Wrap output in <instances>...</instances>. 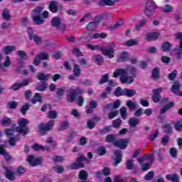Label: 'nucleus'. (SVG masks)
<instances>
[{
  "label": "nucleus",
  "mask_w": 182,
  "mask_h": 182,
  "mask_svg": "<svg viewBox=\"0 0 182 182\" xmlns=\"http://www.w3.org/2000/svg\"><path fill=\"white\" fill-rule=\"evenodd\" d=\"M175 38L179 41V46L174 49L176 60L182 59V32H178L175 35Z\"/></svg>",
  "instance_id": "nucleus-5"
},
{
  "label": "nucleus",
  "mask_w": 182,
  "mask_h": 182,
  "mask_svg": "<svg viewBox=\"0 0 182 182\" xmlns=\"http://www.w3.org/2000/svg\"><path fill=\"white\" fill-rule=\"evenodd\" d=\"M162 129H163L164 133H166V134H167V136H170V134H172V133H173V127H171V124H165L162 127Z\"/></svg>",
  "instance_id": "nucleus-30"
},
{
  "label": "nucleus",
  "mask_w": 182,
  "mask_h": 182,
  "mask_svg": "<svg viewBox=\"0 0 182 182\" xmlns=\"http://www.w3.org/2000/svg\"><path fill=\"white\" fill-rule=\"evenodd\" d=\"M116 139H117L116 135L108 134L105 137V141H106V143H112L113 146H114V143H116V141H117V140Z\"/></svg>",
  "instance_id": "nucleus-34"
},
{
  "label": "nucleus",
  "mask_w": 182,
  "mask_h": 182,
  "mask_svg": "<svg viewBox=\"0 0 182 182\" xmlns=\"http://www.w3.org/2000/svg\"><path fill=\"white\" fill-rule=\"evenodd\" d=\"M137 70L136 68L132 65L128 66L127 68H118L113 74V77L117 78L120 77V82L122 84L127 83L128 85H132L134 82L135 77L136 76Z\"/></svg>",
  "instance_id": "nucleus-1"
},
{
  "label": "nucleus",
  "mask_w": 182,
  "mask_h": 182,
  "mask_svg": "<svg viewBox=\"0 0 182 182\" xmlns=\"http://www.w3.org/2000/svg\"><path fill=\"white\" fill-rule=\"evenodd\" d=\"M151 76L154 80H159V79H160V68H159V67H155L153 68Z\"/></svg>",
  "instance_id": "nucleus-28"
},
{
  "label": "nucleus",
  "mask_w": 182,
  "mask_h": 182,
  "mask_svg": "<svg viewBox=\"0 0 182 182\" xmlns=\"http://www.w3.org/2000/svg\"><path fill=\"white\" fill-rule=\"evenodd\" d=\"M154 178V171H150L144 176V180L146 181H151Z\"/></svg>",
  "instance_id": "nucleus-47"
},
{
  "label": "nucleus",
  "mask_w": 182,
  "mask_h": 182,
  "mask_svg": "<svg viewBox=\"0 0 182 182\" xmlns=\"http://www.w3.org/2000/svg\"><path fill=\"white\" fill-rule=\"evenodd\" d=\"M96 26H97L94 21H90L86 26L87 31H95L96 29Z\"/></svg>",
  "instance_id": "nucleus-52"
},
{
  "label": "nucleus",
  "mask_w": 182,
  "mask_h": 182,
  "mask_svg": "<svg viewBox=\"0 0 182 182\" xmlns=\"http://www.w3.org/2000/svg\"><path fill=\"white\" fill-rule=\"evenodd\" d=\"M176 77H177L176 70H174L168 75V79H169V80H172V81L176 80Z\"/></svg>",
  "instance_id": "nucleus-63"
},
{
  "label": "nucleus",
  "mask_w": 182,
  "mask_h": 182,
  "mask_svg": "<svg viewBox=\"0 0 182 182\" xmlns=\"http://www.w3.org/2000/svg\"><path fill=\"white\" fill-rule=\"evenodd\" d=\"M73 72L74 76L76 77H79L82 75V70L80 69V66L77 64H74Z\"/></svg>",
  "instance_id": "nucleus-31"
},
{
  "label": "nucleus",
  "mask_w": 182,
  "mask_h": 182,
  "mask_svg": "<svg viewBox=\"0 0 182 182\" xmlns=\"http://www.w3.org/2000/svg\"><path fill=\"white\" fill-rule=\"evenodd\" d=\"M154 156V154H148L146 155L142 156V157L138 158L137 160L139 164H141V163H143L144 160H149V161H153V160H154V159L153 158Z\"/></svg>",
  "instance_id": "nucleus-23"
},
{
  "label": "nucleus",
  "mask_w": 182,
  "mask_h": 182,
  "mask_svg": "<svg viewBox=\"0 0 182 182\" xmlns=\"http://www.w3.org/2000/svg\"><path fill=\"white\" fill-rule=\"evenodd\" d=\"M109 18H110V14L107 12H105L94 17V22L97 26H98L102 21H107Z\"/></svg>",
  "instance_id": "nucleus-13"
},
{
  "label": "nucleus",
  "mask_w": 182,
  "mask_h": 182,
  "mask_svg": "<svg viewBox=\"0 0 182 182\" xmlns=\"http://www.w3.org/2000/svg\"><path fill=\"white\" fill-rule=\"evenodd\" d=\"M172 107H174V102H170L169 103L164 105L163 108L160 111L161 114H165L168 110H170Z\"/></svg>",
  "instance_id": "nucleus-27"
},
{
  "label": "nucleus",
  "mask_w": 182,
  "mask_h": 182,
  "mask_svg": "<svg viewBox=\"0 0 182 182\" xmlns=\"http://www.w3.org/2000/svg\"><path fill=\"white\" fill-rule=\"evenodd\" d=\"M180 87H181L180 82L178 81L173 82V85L171 87V90L173 93L176 94L178 90H180Z\"/></svg>",
  "instance_id": "nucleus-43"
},
{
  "label": "nucleus",
  "mask_w": 182,
  "mask_h": 182,
  "mask_svg": "<svg viewBox=\"0 0 182 182\" xmlns=\"http://www.w3.org/2000/svg\"><path fill=\"white\" fill-rule=\"evenodd\" d=\"M126 106H127L129 110H135L137 105L133 101L129 100L127 102Z\"/></svg>",
  "instance_id": "nucleus-56"
},
{
  "label": "nucleus",
  "mask_w": 182,
  "mask_h": 182,
  "mask_svg": "<svg viewBox=\"0 0 182 182\" xmlns=\"http://www.w3.org/2000/svg\"><path fill=\"white\" fill-rule=\"evenodd\" d=\"M53 126H55V121L53 119H50L47 123H41L39 125V130L41 134H46L48 132L52 130L53 129Z\"/></svg>",
  "instance_id": "nucleus-6"
},
{
  "label": "nucleus",
  "mask_w": 182,
  "mask_h": 182,
  "mask_svg": "<svg viewBox=\"0 0 182 182\" xmlns=\"http://www.w3.org/2000/svg\"><path fill=\"white\" fill-rule=\"evenodd\" d=\"M48 119H56L58 117V113L56 111L50 110L48 115Z\"/></svg>",
  "instance_id": "nucleus-64"
},
{
  "label": "nucleus",
  "mask_w": 182,
  "mask_h": 182,
  "mask_svg": "<svg viewBox=\"0 0 182 182\" xmlns=\"http://www.w3.org/2000/svg\"><path fill=\"white\" fill-rule=\"evenodd\" d=\"M29 107H31V106L28 103H26L24 105L21 107L20 112L21 114H23V116H25L26 114V112L29 110Z\"/></svg>",
  "instance_id": "nucleus-51"
},
{
  "label": "nucleus",
  "mask_w": 182,
  "mask_h": 182,
  "mask_svg": "<svg viewBox=\"0 0 182 182\" xmlns=\"http://www.w3.org/2000/svg\"><path fill=\"white\" fill-rule=\"evenodd\" d=\"M156 9L157 4H156L154 1L147 0L144 6V14L146 15V16L149 18L150 16H153V15H154Z\"/></svg>",
  "instance_id": "nucleus-4"
},
{
  "label": "nucleus",
  "mask_w": 182,
  "mask_h": 182,
  "mask_svg": "<svg viewBox=\"0 0 182 182\" xmlns=\"http://www.w3.org/2000/svg\"><path fill=\"white\" fill-rule=\"evenodd\" d=\"M25 173H26V168L22 166H18L16 171V174H18V176H22V174H25Z\"/></svg>",
  "instance_id": "nucleus-53"
},
{
  "label": "nucleus",
  "mask_w": 182,
  "mask_h": 182,
  "mask_svg": "<svg viewBox=\"0 0 182 182\" xmlns=\"http://www.w3.org/2000/svg\"><path fill=\"white\" fill-rule=\"evenodd\" d=\"M50 25L53 28H65V24H62V21L60 20V17L58 16H54L50 21Z\"/></svg>",
  "instance_id": "nucleus-16"
},
{
  "label": "nucleus",
  "mask_w": 182,
  "mask_h": 182,
  "mask_svg": "<svg viewBox=\"0 0 182 182\" xmlns=\"http://www.w3.org/2000/svg\"><path fill=\"white\" fill-rule=\"evenodd\" d=\"M1 124L4 127H7V126H11L12 124V119L8 117H4L1 121Z\"/></svg>",
  "instance_id": "nucleus-36"
},
{
  "label": "nucleus",
  "mask_w": 182,
  "mask_h": 182,
  "mask_svg": "<svg viewBox=\"0 0 182 182\" xmlns=\"http://www.w3.org/2000/svg\"><path fill=\"white\" fill-rule=\"evenodd\" d=\"M163 92V89L161 87L156 88L152 90V100L154 103H159L160 102V100H161V93Z\"/></svg>",
  "instance_id": "nucleus-14"
},
{
  "label": "nucleus",
  "mask_w": 182,
  "mask_h": 182,
  "mask_svg": "<svg viewBox=\"0 0 182 182\" xmlns=\"http://www.w3.org/2000/svg\"><path fill=\"white\" fill-rule=\"evenodd\" d=\"M170 154L173 159H177V156L178 155V151H177L175 147H171L170 149Z\"/></svg>",
  "instance_id": "nucleus-59"
},
{
  "label": "nucleus",
  "mask_w": 182,
  "mask_h": 182,
  "mask_svg": "<svg viewBox=\"0 0 182 182\" xmlns=\"http://www.w3.org/2000/svg\"><path fill=\"white\" fill-rule=\"evenodd\" d=\"M114 156H115L114 159V167H117V166L122 163V160H123L122 151L120 149L114 150Z\"/></svg>",
  "instance_id": "nucleus-15"
},
{
  "label": "nucleus",
  "mask_w": 182,
  "mask_h": 182,
  "mask_svg": "<svg viewBox=\"0 0 182 182\" xmlns=\"http://www.w3.org/2000/svg\"><path fill=\"white\" fill-rule=\"evenodd\" d=\"M119 113L122 119H123V120H126V117H127V108L126 107H121Z\"/></svg>",
  "instance_id": "nucleus-46"
},
{
  "label": "nucleus",
  "mask_w": 182,
  "mask_h": 182,
  "mask_svg": "<svg viewBox=\"0 0 182 182\" xmlns=\"http://www.w3.org/2000/svg\"><path fill=\"white\" fill-rule=\"evenodd\" d=\"M114 96L116 97H120V96H124V88L122 90V87H118L114 91Z\"/></svg>",
  "instance_id": "nucleus-42"
},
{
  "label": "nucleus",
  "mask_w": 182,
  "mask_h": 182,
  "mask_svg": "<svg viewBox=\"0 0 182 182\" xmlns=\"http://www.w3.org/2000/svg\"><path fill=\"white\" fill-rule=\"evenodd\" d=\"M114 146L118 147L119 150H126L127 146H129V139H119L115 141Z\"/></svg>",
  "instance_id": "nucleus-11"
},
{
  "label": "nucleus",
  "mask_w": 182,
  "mask_h": 182,
  "mask_svg": "<svg viewBox=\"0 0 182 182\" xmlns=\"http://www.w3.org/2000/svg\"><path fill=\"white\" fill-rule=\"evenodd\" d=\"M107 152V150H106V147L105 146H100L97 149V154L98 156H105L106 153Z\"/></svg>",
  "instance_id": "nucleus-50"
},
{
  "label": "nucleus",
  "mask_w": 182,
  "mask_h": 182,
  "mask_svg": "<svg viewBox=\"0 0 182 182\" xmlns=\"http://www.w3.org/2000/svg\"><path fill=\"white\" fill-rule=\"evenodd\" d=\"M43 11V7H42V6H38L33 10V12H34L36 15H38V16H41Z\"/></svg>",
  "instance_id": "nucleus-58"
},
{
  "label": "nucleus",
  "mask_w": 182,
  "mask_h": 182,
  "mask_svg": "<svg viewBox=\"0 0 182 182\" xmlns=\"http://www.w3.org/2000/svg\"><path fill=\"white\" fill-rule=\"evenodd\" d=\"M139 164L142 171H148V170H150V168L151 167V163L143 164V162H141Z\"/></svg>",
  "instance_id": "nucleus-49"
},
{
  "label": "nucleus",
  "mask_w": 182,
  "mask_h": 182,
  "mask_svg": "<svg viewBox=\"0 0 182 182\" xmlns=\"http://www.w3.org/2000/svg\"><path fill=\"white\" fill-rule=\"evenodd\" d=\"M159 36H160V34L157 32L148 33L146 36V40L149 42L157 41V39H159Z\"/></svg>",
  "instance_id": "nucleus-19"
},
{
  "label": "nucleus",
  "mask_w": 182,
  "mask_h": 182,
  "mask_svg": "<svg viewBox=\"0 0 182 182\" xmlns=\"http://www.w3.org/2000/svg\"><path fill=\"white\" fill-rule=\"evenodd\" d=\"M114 1L112 0H100L98 1L99 6H114Z\"/></svg>",
  "instance_id": "nucleus-26"
},
{
  "label": "nucleus",
  "mask_w": 182,
  "mask_h": 182,
  "mask_svg": "<svg viewBox=\"0 0 182 182\" xmlns=\"http://www.w3.org/2000/svg\"><path fill=\"white\" fill-rule=\"evenodd\" d=\"M122 121L120 118H117L112 122V126L114 129H117L122 126Z\"/></svg>",
  "instance_id": "nucleus-55"
},
{
  "label": "nucleus",
  "mask_w": 182,
  "mask_h": 182,
  "mask_svg": "<svg viewBox=\"0 0 182 182\" xmlns=\"http://www.w3.org/2000/svg\"><path fill=\"white\" fill-rule=\"evenodd\" d=\"M73 54L74 55V56H77L78 58H80V56H83V53H82V51H80V49L77 48H73Z\"/></svg>",
  "instance_id": "nucleus-62"
},
{
  "label": "nucleus",
  "mask_w": 182,
  "mask_h": 182,
  "mask_svg": "<svg viewBox=\"0 0 182 182\" xmlns=\"http://www.w3.org/2000/svg\"><path fill=\"white\" fill-rule=\"evenodd\" d=\"M165 178L168 181L180 182V176L178 175H177L176 173L167 174V175H166Z\"/></svg>",
  "instance_id": "nucleus-22"
},
{
  "label": "nucleus",
  "mask_w": 182,
  "mask_h": 182,
  "mask_svg": "<svg viewBox=\"0 0 182 182\" xmlns=\"http://www.w3.org/2000/svg\"><path fill=\"white\" fill-rule=\"evenodd\" d=\"M99 38H101V39H105V38H107V33H95L93 34L92 36H90V39H99Z\"/></svg>",
  "instance_id": "nucleus-41"
},
{
  "label": "nucleus",
  "mask_w": 182,
  "mask_h": 182,
  "mask_svg": "<svg viewBox=\"0 0 182 182\" xmlns=\"http://www.w3.org/2000/svg\"><path fill=\"white\" fill-rule=\"evenodd\" d=\"M129 60V52L122 51L119 53L117 62H127Z\"/></svg>",
  "instance_id": "nucleus-20"
},
{
  "label": "nucleus",
  "mask_w": 182,
  "mask_h": 182,
  "mask_svg": "<svg viewBox=\"0 0 182 182\" xmlns=\"http://www.w3.org/2000/svg\"><path fill=\"white\" fill-rule=\"evenodd\" d=\"M69 129V122L63 121L60 127H58V132H62L63 130H68Z\"/></svg>",
  "instance_id": "nucleus-37"
},
{
  "label": "nucleus",
  "mask_w": 182,
  "mask_h": 182,
  "mask_svg": "<svg viewBox=\"0 0 182 182\" xmlns=\"http://www.w3.org/2000/svg\"><path fill=\"white\" fill-rule=\"evenodd\" d=\"M5 169V176L6 177V178H8V180H9V181H14V180H16V176H15V175L16 174V172H13L12 171H11V169H9V167H4Z\"/></svg>",
  "instance_id": "nucleus-17"
},
{
  "label": "nucleus",
  "mask_w": 182,
  "mask_h": 182,
  "mask_svg": "<svg viewBox=\"0 0 182 182\" xmlns=\"http://www.w3.org/2000/svg\"><path fill=\"white\" fill-rule=\"evenodd\" d=\"M100 50L102 55H104V56H107L109 59H113V58H114V48L112 46L102 47Z\"/></svg>",
  "instance_id": "nucleus-9"
},
{
  "label": "nucleus",
  "mask_w": 182,
  "mask_h": 182,
  "mask_svg": "<svg viewBox=\"0 0 182 182\" xmlns=\"http://www.w3.org/2000/svg\"><path fill=\"white\" fill-rule=\"evenodd\" d=\"M2 18L5 21H9V19H11V14L9 13V10L8 9H4L3 10Z\"/></svg>",
  "instance_id": "nucleus-44"
},
{
  "label": "nucleus",
  "mask_w": 182,
  "mask_h": 182,
  "mask_svg": "<svg viewBox=\"0 0 182 182\" xmlns=\"http://www.w3.org/2000/svg\"><path fill=\"white\" fill-rule=\"evenodd\" d=\"M110 131H112V126H107L100 129V133L101 134H107Z\"/></svg>",
  "instance_id": "nucleus-61"
},
{
  "label": "nucleus",
  "mask_w": 182,
  "mask_h": 182,
  "mask_svg": "<svg viewBox=\"0 0 182 182\" xmlns=\"http://www.w3.org/2000/svg\"><path fill=\"white\" fill-rule=\"evenodd\" d=\"M29 123V120L26 118L20 119L18 121V127L15 128V131L17 133H20L22 136H26V134H29V127H28Z\"/></svg>",
  "instance_id": "nucleus-2"
},
{
  "label": "nucleus",
  "mask_w": 182,
  "mask_h": 182,
  "mask_svg": "<svg viewBox=\"0 0 182 182\" xmlns=\"http://www.w3.org/2000/svg\"><path fill=\"white\" fill-rule=\"evenodd\" d=\"M66 100L68 103H73L76 100L78 95H83L85 90L82 88L73 89L70 88L67 90Z\"/></svg>",
  "instance_id": "nucleus-3"
},
{
  "label": "nucleus",
  "mask_w": 182,
  "mask_h": 182,
  "mask_svg": "<svg viewBox=\"0 0 182 182\" xmlns=\"http://www.w3.org/2000/svg\"><path fill=\"white\" fill-rule=\"evenodd\" d=\"M15 46H6L3 48V52L4 55H11L14 50H16Z\"/></svg>",
  "instance_id": "nucleus-29"
},
{
  "label": "nucleus",
  "mask_w": 182,
  "mask_h": 182,
  "mask_svg": "<svg viewBox=\"0 0 182 182\" xmlns=\"http://www.w3.org/2000/svg\"><path fill=\"white\" fill-rule=\"evenodd\" d=\"M104 58L100 55H94V61L98 66H102V63L104 62Z\"/></svg>",
  "instance_id": "nucleus-39"
},
{
  "label": "nucleus",
  "mask_w": 182,
  "mask_h": 182,
  "mask_svg": "<svg viewBox=\"0 0 182 182\" xmlns=\"http://www.w3.org/2000/svg\"><path fill=\"white\" fill-rule=\"evenodd\" d=\"M27 161L32 167H36V166H41V164H42V161H43V158L35 159V156L33 155H30L27 158Z\"/></svg>",
  "instance_id": "nucleus-12"
},
{
  "label": "nucleus",
  "mask_w": 182,
  "mask_h": 182,
  "mask_svg": "<svg viewBox=\"0 0 182 182\" xmlns=\"http://www.w3.org/2000/svg\"><path fill=\"white\" fill-rule=\"evenodd\" d=\"M30 83H32L31 78H26L23 80L21 83H14L10 87V90H19L21 87H25L26 86L29 85Z\"/></svg>",
  "instance_id": "nucleus-8"
},
{
  "label": "nucleus",
  "mask_w": 182,
  "mask_h": 182,
  "mask_svg": "<svg viewBox=\"0 0 182 182\" xmlns=\"http://www.w3.org/2000/svg\"><path fill=\"white\" fill-rule=\"evenodd\" d=\"M38 102L42 103V96H41V94H39V92H36L31 100V103H33V105H35Z\"/></svg>",
  "instance_id": "nucleus-33"
},
{
  "label": "nucleus",
  "mask_w": 182,
  "mask_h": 182,
  "mask_svg": "<svg viewBox=\"0 0 182 182\" xmlns=\"http://www.w3.org/2000/svg\"><path fill=\"white\" fill-rule=\"evenodd\" d=\"M48 84L45 82H41V83L36 87V90L38 92H45V90L48 89Z\"/></svg>",
  "instance_id": "nucleus-38"
},
{
  "label": "nucleus",
  "mask_w": 182,
  "mask_h": 182,
  "mask_svg": "<svg viewBox=\"0 0 182 182\" xmlns=\"http://www.w3.org/2000/svg\"><path fill=\"white\" fill-rule=\"evenodd\" d=\"M48 9L52 14H58V12L63 11V6L58 4L56 1H51L48 4Z\"/></svg>",
  "instance_id": "nucleus-7"
},
{
  "label": "nucleus",
  "mask_w": 182,
  "mask_h": 182,
  "mask_svg": "<svg viewBox=\"0 0 182 182\" xmlns=\"http://www.w3.org/2000/svg\"><path fill=\"white\" fill-rule=\"evenodd\" d=\"M33 21L34 22L35 25H43L45 23V20L41 18L39 15H35L33 17Z\"/></svg>",
  "instance_id": "nucleus-32"
},
{
  "label": "nucleus",
  "mask_w": 182,
  "mask_h": 182,
  "mask_svg": "<svg viewBox=\"0 0 182 182\" xmlns=\"http://www.w3.org/2000/svg\"><path fill=\"white\" fill-rule=\"evenodd\" d=\"M48 59H49V53H39L34 58L33 65H35V66H39V63H41V60H48Z\"/></svg>",
  "instance_id": "nucleus-10"
},
{
  "label": "nucleus",
  "mask_w": 182,
  "mask_h": 182,
  "mask_svg": "<svg viewBox=\"0 0 182 182\" xmlns=\"http://www.w3.org/2000/svg\"><path fill=\"white\" fill-rule=\"evenodd\" d=\"M87 177H89V174L87 173V171L85 170L80 171L78 173V178L80 180H87Z\"/></svg>",
  "instance_id": "nucleus-40"
},
{
  "label": "nucleus",
  "mask_w": 182,
  "mask_h": 182,
  "mask_svg": "<svg viewBox=\"0 0 182 182\" xmlns=\"http://www.w3.org/2000/svg\"><path fill=\"white\" fill-rule=\"evenodd\" d=\"M85 164L83 163H72L68 166V168L70 170H79V168H84Z\"/></svg>",
  "instance_id": "nucleus-25"
},
{
  "label": "nucleus",
  "mask_w": 182,
  "mask_h": 182,
  "mask_svg": "<svg viewBox=\"0 0 182 182\" xmlns=\"http://www.w3.org/2000/svg\"><path fill=\"white\" fill-rule=\"evenodd\" d=\"M136 90H130L128 88H124V96H127V97H133L136 96Z\"/></svg>",
  "instance_id": "nucleus-35"
},
{
  "label": "nucleus",
  "mask_w": 182,
  "mask_h": 182,
  "mask_svg": "<svg viewBox=\"0 0 182 182\" xmlns=\"http://www.w3.org/2000/svg\"><path fill=\"white\" fill-rule=\"evenodd\" d=\"M139 124H140V120L139 119V118H136L134 117L129 119V127L135 128V127H137Z\"/></svg>",
  "instance_id": "nucleus-24"
},
{
  "label": "nucleus",
  "mask_w": 182,
  "mask_h": 182,
  "mask_svg": "<svg viewBox=\"0 0 182 182\" xmlns=\"http://www.w3.org/2000/svg\"><path fill=\"white\" fill-rule=\"evenodd\" d=\"M162 12L164 14H168L170 12H173V6L166 4L164 7H162Z\"/></svg>",
  "instance_id": "nucleus-54"
},
{
  "label": "nucleus",
  "mask_w": 182,
  "mask_h": 182,
  "mask_svg": "<svg viewBox=\"0 0 182 182\" xmlns=\"http://www.w3.org/2000/svg\"><path fill=\"white\" fill-rule=\"evenodd\" d=\"M161 49L162 52H171V49H173V45L170 41H165L161 46Z\"/></svg>",
  "instance_id": "nucleus-18"
},
{
  "label": "nucleus",
  "mask_w": 182,
  "mask_h": 182,
  "mask_svg": "<svg viewBox=\"0 0 182 182\" xmlns=\"http://www.w3.org/2000/svg\"><path fill=\"white\" fill-rule=\"evenodd\" d=\"M109 82V74L106 73L103 75L99 81V85H105Z\"/></svg>",
  "instance_id": "nucleus-48"
},
{
  "label": "nucleus",
  "mask_w": 182,
  "mask_h": 182,
  "mask_svg": "<svg viewBox=\"0 0 182 182\" xmlns=\"http://www.w3.org/2000/svg\"><path fill=\"white\" fill-rule=\"evenodd\" d=\"M52 160L54 163H62V161H65V157L58 155L53 157Z\"/></svg>",
  "instance_id": "nucleus-57"
},
{
  "label": "nucleus",
  "mask_w": 182,
  "mask_h": 182,
  "mask_svg": "<svg viewBox=\"0 0 182 182\" xmlns=\"http://www.w3.org/2000/svg\"><path fill=\"white\" fill-rule=\"evenodd\" d=\"M17 55H18L19 58H21L23 60H26L28 58L26 52L22 50H18L17 51Z\"/></svg>",
  "instance_id": "nucleus-45"
},
{
  "label": "nucleus",
  "mask_w": 182,
  "mask_h": 182,
  "mask_svg": "<svg viewBox=\"0 0 182 182\" xmlns=\"http://www.w3.org/2000/svg\"><path fill=\"white\" fill-rule=\"evenodd\" d=\"M38 80L40 82H48L50 79V74H45L43 73H38L37 75Z\"/></svg>",
  "instance_id": "nucleus-21"
},
{
  "label": "nucleus",
  "mask_w": 182,
  "mask_h": 182,
  "mask_svg": "<svg viewBox=\"0 0 182 182\" xmlns=\"http://www.w3.org/2000/svg\"><path fill=\"white\" fill-rule=\"evenodd\" d=\"M53 170L56 171V173H58V174H62V173H63V171H65V168H63V166H60V165H56L55 166L53 167Z\"/></svg>",
  "instance_id": "nucleus-60"
}]
</instances>
